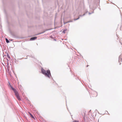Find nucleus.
Masks as SVG:
<instances>
[{"label": "nucleus", "mask_w": 122, "mask_h": 122, "mask_svg": "<svg viewBox=\"0 0 122 122\" xmlns=\"http://www.w3.org/2000/svg\"><path fill=\"white\" fill-rule=\"evenodd\" d=\"M41 71L42 73L44 75L46 76L47 77L49 78L50 77L51 74L49 70H48L46 71L42 68L41 69Z\"/></svg>", "instance_id": "obj_1"}, {"label": "nucleus", "mask_w": 122, "mask_h": 122, "mask_svg": "<svg viewBox=\"0 0 122 122\" xmlns=\"http://www.w3.org/2000/svg\"><path fill=\"white\" fill-rule=\"evenodd\" d=\"M11 88L14 91L15 94L18 99L19 101L21 100V99L19 96V94L17 92L16 90L15 89L12 87V86H11Z\"/></svg>", "instance_id": "obj_2"}, {"label": "nucleus", "mask_w": 122, "mask_h": 122, "mask_svg": "<svg viewBox=\"0 0 122 122\" xmlns=\"http://www.w3.org/2000/svg\"><path fill=\"white\" fill-rule=\"evenodd\" d=\"M122 54H121L119 56V61L120 62V61H121L122 60Z\"/></svg>", "instance_id": "obj_3"}, {"label": "nucleus", "mask_w": 122, "mask_h": 122, "mask_svg": "<svg viewBox=\"0 0 122 122\" xmlns=\"http://www.w3.org/2000/svg\"><path fill=\"white\" fill-rule=\"evenodd\" d=\"M37 38V37H32L31 38L30 40H34L36 39Z\"/></svg>", "instance_id": "obj_4"}, {"label": "nucleus", "mask_w": 122, "mask_h": 122, "mask_svg": "<svg viewBox=\"0 0 122 122\" xmlns=\"http://www.w3.org/2000/svg\"><path fill=\"white\" fill-rule=\"evenodd\" d=\"M28 113L30 114L31 117L33 118H34V117H33V116L29 112Z\"/></svg>", "instance_id": "obj_5"}, {"label": "nucleus", "mask_w": 122, "mask_h": 122, "mask_svg": "<svg viewBox=\"0 0 122 122\" xmlns=\"http://www.w3.org/2000/svg\"><path fill=\"white\" fill-rule=\"evenodd\" d=\"M5 40H6V42L7 43H8L10 42V41L8 40L7 38H6L5 39Z\"/></svg>", "instance_id": "obj_6"}, {"label": "nucleus", "mask_w": 122, "mask_h": 122, "mask_svg": "<svg viewBox=\"0 0 122 122\" xmlns=\"http://www.w3.org/2000/svg\"><path fill=\"white\" fill-rule=\"evenodd\" d=\"M73 122H79L78 121H74Z\"/></svg>", "instance_id": "obj_7"}, {"label": "nucleus", "mask_w": 122, "mask_h": 122, "mask_svg": "<svg viewBox=\"0 0 122 122\" xmlns=\"http://www.w3.org/2000/svg\"><path fill=\"white\" fill-rule=\"evenodd\" d=\"M63 32H64V33H65V31H64V30L63 31Z\"/></svg>", "instance_id": "obj_8"}]
</instances>
